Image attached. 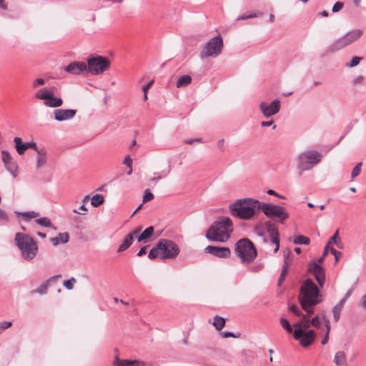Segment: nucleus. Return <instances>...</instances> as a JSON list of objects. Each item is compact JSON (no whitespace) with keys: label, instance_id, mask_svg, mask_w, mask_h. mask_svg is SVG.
<instances>
[{"label":"nucleus","instance_id":"nucleus-1","mask_svg":"<svg viewBox=\"0 0 366 366\" xmlns=\"http://www.w3.org/2000/svg\"><path fill=\"white\" fill-rule=\"evenodd\" d=\"M299 300L302 308L308 315L314 312V307L322 301L320 292L316 284L310 279L304 281L300 287Z\"/></svg>","mask_w":366,"mask_h":366},{"label":"nucleus","instance_id":"nucleus-2","mask_svg":"<svg viewBox=\"0 0 366 366\" xmlns=\"http://www.w3.org/2000/svg\"><path fill=\"white\" fill-rule=\"evenodd\" d=\"M260 201L254 198H242L229 204L232 216L242 220H250L260 211Z\"/></svg>","mask_w":366,"mask_h":366},{"label":"nucleus","instance_id":"nucleus-3","mask_svg":"<svg viewBox=\"0 0 366 366\" xmlns=\"http://www.w3.org/2000/svg\"><path fill=\"white\" fill-rule=\"evenodd\" d=\"M233 231V222L228 217H221L214 222L206 232V238L211 242H225Z\"/></svg>","mask_w":366,"mask_h":366},{"label":"nucleus","instance_id":"nucleus-4","mask_svg":"<svg viewBox=\"0 0 366 366\" xmlns=\"http://www.w3.org/2000/svg\"><path fill=\"white\" fill-rule=\"evenodd\" d=\"M179 252V247L174 242L168 239H160L157 244L150 249L148 257L150 259H154L157 257L162 259H174Z\"/></svg>","mask_w":366,"mask_h":366},{"label":"nucleus","instance_id":"nucleus-5","mask_svg":"<svg viewBox=\"0 0 366 366\" xmlns=\"http://www.w3.org/2000/svg\"><path fill=\"white\" fill-rule=\"evenodd\" d=\"M14 242L25 260H31L36 256L39 249L38 245L29 234L17 232L15 234Z\"/></svg>","mask_w":366,"mask_h":366},{"label":"nucleus","instance_id":"nucleus-6","mask_svg":"<svg viewBox=\"0 0 366 366\" xmlns=\"http://www.w3.org/2000/svg\"><path fill=\"white\" fill-rule=\"evenodd\" d=\"M234 252L243 264H250L257 255V249L253 243L248 239L239 240L234 246Z\"/></svg>","mask_w":366,"mask_h":366},{"label":"nucleus","instance_id":"nucleus-7","mask_svg":"<svg viewBox=\"0 0 366 366\" xmlns=\"http://www.w3.org/2000/svg\"><path fill=\"white\" fill-rule=\"evenodd\" d=\"M321 159L322 154L317 151L309 150L302 152L297 159V168L300 172V174L304 171L312 169L321 161Z\"/></svg>","mask_w":366,"mask_h":366},{"label":"nucleus","instance_id":"nucleus-8","mask_svg":"<svg viewBox=\"0 0 366 366\" xmlns=\"http://www.w3.org/2000/svg\"><path fill=\"white\" fill-rule=\"evenodd\" d=\"M87 71L93 75H99L110 67L109 59L103 56L90 55L87 58Z\"/></svg>","mask_w":366,"mask_h":366},{"label":"nucleus","instance_id":"nucleus-9","mask_svg":"<svg viewBox=\"0 0 366 366\" xmlns=\"http://www.w3.org/2000/svg\"><path fill=\"white\" fill-rule=\"evenodd\" d=\"M260 211L268 218H277L281 224L289 218L286 209L280 205L260 202Z\"/></svg>","mask_w":366,"mask_h":366},{"label":"nucleus","instance_id":"nucleus-10","mask_svg":"<svg viewBox=\"0 0 366 366\" xmlns=\"http://www.w3.org/2000/svg\"><path fill=\"white\" fill-rule=\"evenodd\" d=\"M223 49V40L220 35L210 39L202 49L199 56L201 59L217 57Z\"/></svg>","mask_w":366,"mask_h":366},{"label":"nucleus","instance_id":"nucleus-11","mask_svg":"<svg viewBox=\"0 0 366 366\" xmlns=\"http://www.w3.org/2000/svg\"><path fill=\"white\" fill-rule=\"evenodd\" d=\"M35 97L38 99L44 100V104L48 107L56 108L63 104L62 99L55 97L54 91L48 88L38 91Z\"/></svg>","mask_w":366,"mask_h":366},{"label":"nucleus","instance_id":"nucleus-12","mask_svg":"<svg viewBox=\"0 0 366 366\" xmlns=\"http://www.w3.org/2000/svg\"><path fill=\"white\" fill-rule=\"evenodd\" d=\"M293 337L296 340L299 341L301 346L307 347L314 342L316 334L313 330L308 331L295 330Z\"/></svg>","mask_w":366,"mask_h":366},{"label":"nucleus","instance_id":"nucleus-13","mask_svg":"<svg viewBox=\"0 0 366 366\" xmlns=\"http://www.w3.org/2000/svg\"><path fill=\"white\" fill-rule=\"evenodd\" d=\"M307 272L313 275L320 287H323L325 282V270L320 263L312 261L309 263Z\"/></svg>","mask_w":366,"mask_h":366},{"label":"nucleus","instance_id":"nucleus-14","mask_svg":"<svg viewBox=\"0 0 366 366\" xmlns=\"http://www.w3.org/2000/svg\"><path fill=\"white\" fill-rule=\"evenodd\" d=\"M280 107L281 104L279 99H274L269 104L266 102H262L259 104V109L265 118H269L277 114L280 112Z\"/></svg>","mask_w":366,"mask_h":366},{"label":"nucleus","instance_id":"nucleus-15","mask_svg":"<svg viewBox=\"0 0 366 366\" xmlns=\"http://www.w3.org/2000/svg\"><path fill=\"white\" fill-rule=\"evenodd\" d=\"M1 160L6 169L14 177H16L18 165L16 162L6 150L1 151Z\"/></svg>","mask_w":366,"mask_h":366},{"label":"nucleus","instance_id":"nucleus-16","mask_svg":"<svg viewBox=\"0 0 366 366\" xmlns=\"http://www.w3.org/2000/svg\"><path fill=\"white\" fill-rule=\"evenodd\" d=\"M204 252L211 254L219 258H227L231 254V251L227 247H216L209 245L204 248Z\"/></svg>","mask_w":366,"mask_h":366},{"label":"nucleus","instance_id":"nucleus-17","mask_svg":"<svg viewBox=\"0 0 366 366\" xmlns=\"http://www.w3.org/2000/svg\"><path fill=\"white\" fill-rule=\"evenodd\" d=\"M54 119L58 122H63L73 119L76 114V109H57L53 112Z\"/></svg>","mask_w":366,"mask_h":366},{"label":"nucleus","instance_id":"nucleus-18","mask_svg":"<svg viewBox=\"0 0 366 366\" xmlns=\"http://www.w3.org/2000/svg\"><path fill=\"white\" fill-rule=\"evenodd\" d=\"M64 70L74 75H79L87 71V66L83 61H73L66 66Z\"/></svg>","mask_w":366,"mask_h":366},{"label":"nucleus","instance_id":"nucleus-19","mask_svg":"<svg viewBox=\"0 0 366 366\" xmlns=\"http://www.w3.org/2000/svg\"><path fill=\"white\" fill-rule=\"evenodd\" d=\"M267 230L269 234V238L272 243L275 244L274 252H277L280 249L279 232L277 228L270 222L266 223Z\"/></svg>","mask_w":366,"mask_h":366},{"label":"nucleus","instance_id":"nucleus-20","mask_svg":"<svg viewBox=\"0 0 366 366\" xmlns=\"http://www.w3.org/2000/svg\"><path fill=\"white\" fill-rule=\"evenodd\" d=\"M350 44L347 41V39L345 36H342L337 39H336L332 44H331L328 49L327 51L330 54L335 53L341 49H343L346 46H349Z\"/></svg>","mask_w":366,"mask_h":366},{"label":"nucleus","instance_id":"nucleus-21","mask_svg":"<svg viewBox=\"0 0 366 366\" xmlns=\"http://www.w3.org/2000/svg\"><path fill=\"white\" fill-rule=\"evenodd\" d=\"M290 253V251L288 249L283 250L285 262H284V264L282 266L281 274H280L278 281H277L278 286H281L282 285V283L284 282V281L285 280L286 276L287 275L288 267H289V264H290V261L288 257Z\"/></svg>","mask_w":366,"mask_h":366},{"label":"nucleus","instance_id":"nucleus-22","mask_svg":"<svg viewBox=\"0 0 366 366\" xmlns=\"http://www.w3.org/2000/svg\"><path fill=\"white\" fill-rule=\"evenodd\" d=\"M114 366H144L145 363L142 361L138 360H122L119 358V355L117 354L113 360Z\"/></svg>","mask_w":366,"mask_h":366},{"label":"nucleus","instance_id":"nucleus-23","mask_svg":"<svg viewBox=\"0 0 366 366\" xmlns=\"http://www.w3.org/2000/svg\"><path fill=\"white\" fill-rule=\"evenodd\" d=\"M60 277H61V274H56L49 277L46 282L42 283L37 289L32 290L31 293H38L39 295L46 294L50 283L53 281H56Z\"/></svg>","mask_w":366,"mask_h":366},{"label":"nucleus","instance_id":"nucleus-24","mask_svg":"<svg viewBox=\"0 0 366 366\" xmlns=\"http://www.w3.org/2000/svg\"><path fill=\"white\" fill-rule=\"evenodd\" d=\"M363 31L361 29H357L352 30L347 33H346L344 36L347 39V41L350 44L355 41L357 39L361 37Z\"/></svg>","mask_w":366,"mask_h":366},{"label":"nucleus","instance_id":"nucleus-25","mask_svg":"<svg viewBox=\"0 0 366 366\" xmlns=\"http://www.w3.org/2000/svg\"><path fill=\"white\" fill-rule=\"evenodd\" d=\"M37 157H36V167L37 169H39L42 167L46 162L47 157H46V152L44 149H40L37 152Z\"/></svg>","mask_w":366,"mask_h":366},{"label":"nucleus","instance_id":"nucleus-26","mask_svg":"<svg viewBox=\"0 0 366 366\" xmlns=\"http://www.w3.org/2000/svg\"><path fill=\"white\" fill-rule=\"evenodd\" d=\"M334 362L337 366L347 365L346 355L343 351L337 352L334 357Z\"/></svg>","mask_w":366,"mask_h":366},{"label":"nucleus","instance_id":"nucleus-27","mask_svg":"<svg viewBox=\"0 0 366 366\" xmlns=\"http://www.w3.org/2000/svg\"><path fill=\"white\" fill-rule=\"evenodd\" d=\"M345 303V300H340V301L333 307L332 314L335 322H337L340 320L341 311Z\"/></svg>","mask_w":366,"mask_h":366},{"label":"nucleus","instance_id":"nucleus-28","mask_svg":"<svg viewBox=\"0 0 366 366\" xmlns=\"http://www.w3.org/2000/svg\"><path fill=\"white\" fill-rule=\"evenodd\" d=\"M133 239L132 234H129L127 235L122 244L118 248L117 252H122L127 249L132 244Z\"/></svg>","mask_w":366,"mask_h":366},{"label":"nucleus","instance_id":"nucleus-29","mask_svg":"<svg viewBox=\"0 0 366 366\" xmlns=\"http://www.w3.org/2000/svg\"><path fill=\"white\" fill-rule=\"evenodd\" d=\"M16 152L19 154H23L27 149V147L25 143H22L20 137H16L14 139Z\"/></svg>","mask_w":366,"mask_h":366},{"label":"nucleus","instance_id":"nucleus-30","mask_svg":"<svg viewBox=\"0 0 366 366\" xmlns=\"http://www.w3.org/2000/svg\"><path fill=\"white\" fill-rule=\"evenodd\" d=\"M154 232V227L150 226L146 228L137 237L138 242H142L150 238Z\"/></svg>","mask_w":366,"mask_h":366},{"label":"nucleus","instance_id":"nucleus-31","mask_svg":"<svg viewBox=\"0 0 366 366\" xmlns=\"http://www.w3.org/2000/svg\"><path fill=\"white\" fill-rule=\"evenodd\" d=\"M192 82V77L189 75L181 76L177 81L176 86L177 88L187 86Z\"/></svg>","mask_w":366,"mask_h":366},{"label":"nucleus","instance_id":"nucleus-32","mask_svg":"<svg viewBox=\"0 0 366 366\" xmlns=\"http://www.w3.org/2000/svg\"><path fill=\"white\" fill-rule=\"evenodd\" d=\"M322 320L325 322V335L321 342V344L324 345H326L329 340V334H330V320L325 315L322 316Z\"/></svg>","mask_w":366,"mask_h":366},{"label":"nucleus","instance_id":"nucleus-33","mask_svg":"<svg viewBox=\"0 0 366 366\" xmlns=\"http://www.w3.org/2000/svg\"><path fill=\"white\" fill-rule=\"evenodd\" d=\"M224 325H225L224 318H223L219 315H216L214 317L213 325L215 327L217 330L220 331L224 327Z\"/></svg>","mask_w":366,"mask_h":366},{"label":"nucleus","instance_id":"nucleus-34","mask_svg":"<svg viewBox=\"0 0 366 366\" xmlns=\"http://www.w3.org/2000/svg\"><path fill=\"white\" fill-rule=\"evenodd\" d=\"M17 215H21L24 217L26 220L37 217L39 214L34 211H28V212H15Z\"/></svg>","mask_w":366,"mask_h":366},{"label":"nucleus","instance_id":"nucleus-35","mask_svg":"<svg viewBox=\"0 0 366 366\" xmlns=\"http://www.w3.org/2000/svg\"><path fill=\"white\" fill-rule=\"evenodd\" d=\"M104 201V196L100 194H96L92 198L91 204L93 207H97L102 204H103Z\"/></svg>","mask_w":366,"mask_h":366},{"label":"nucleus","instance_id":"nucleus-36","mask_svg":"<svg viewBox=\"0 0 366 366\" xmlns=\"http://www.w3.org/2000/svg\"><path fill=\"white\" fill-rule=\"evenodd\" d=\"M310 242V238L303 235H298L293 239V243L295 244H305L307 245Z\"/></svg>","mask_w":366,"mask_h":366},{"label":"nucleus","instance_id":"nucleus-37","mask_svg":"<svg viewBox=\"0 0 366 366\" xmlns=\"http://www.w3.org/2000/svg\"><path fill=\"white\" fill-rule=\"evenodd\" d=\"M35 222L39 225H41L44 227L49 228V227H52L51 222L49 217H44L38 218L35 220Z\"/></svg>","mask_w":366,"mask_h":366},{"label":"nucleus","instance_id":"nucleus-38","mask_svg":"<svg viewBox=\"0 0 366 366\" xmlns=\"http://www.w3.org/2000/svg\"><path fill=\"white\" fill-rule=\"evenodd\" d=\"M364 84H365V77L362 75L356 76L351 80V85L354 88H355L358 86L362 85Z\"/></svg>","mask_w":366,"mask_h":366},{"label":"nucleus","instance_id":"nucleus-39","mask_svg":"<svg viewBox=\"0 0 366 366\" xmlns=\"http://www.w3.org/2000/svg\"><path fill=\"white\" fill-rule=\"evenodd\" d=\"M262 14V13H260L259 11H251L249 14H244L243 15L239 16L237 19V21H239V20H245V19H247L254 18V17L259 16H260Z\"/></svg>","mask_w":366,"mask_h":366},{"label":"nucleus","instance_id":"nucleus-40","mask_svg":"<svg viewBox=\"0 0 366 366\" xmlns=\"http://www.w3.org/2000/svg\"><path fill=\"white\" fill-rule=\"evenodd\" d=\"M308 315H309L307 313L306 315L302 314V315L300 316L301 318L300 321L301 322V324L304 329L309 328L311 326V322L310 320L308 318Z\"/></svg>","mask_w":366,"mask_h":366},{"label":"nucleus","instance_id":"nucleus-41","mask_svg":"<svg viewBox=\"0 0 366 366\" xmlns=\"http://www.w3.org/2000/svg\"><path fill=\"white\" fill-rule=\"evenodd\" d=\"M76 282V280L74 277H71L70 279H69L67 280H64L63 282V285L66 289L71 290L73 289Z\"/></svg>","mask_w":366,"mask_h":366},{"label":"nucleus","instance_id":"nucleus-42","mask_svg":"<svg viewBox=\"0 0 366 366\" xmlns=\"http://www.w3.org/2000/svg\"><path fill=\"white\" fill-rule=\"evenodd\" d=\"M362 59V57L354 56L352 58L351 61L349 63L346 64L345 66L348 68L355 67L360 64V62L361 61Z\"/></svg>","mask_w":366,"mask_h":366},{"label":"nucleus","instance_id":"nucleus-43","mask_svg":"<svg viewBox=\"0 0 366 366\" xmlns=\"http://www.w3.org/2000/svg\"><path fill=\"white\" fill-rule=\"evenodd\" d=\"M362 162L357 163L355 167L352 169L351 172V177L352 179H354L360 175L361 172V167H362Z\"/></svg>","mask_w":366,"mask_h":366},{"label":"nucleus","instance_id":"nucleus-44","mask_svg":"<svg viewBox=\"0 0 366 366\" xmlns=\"http://www.w3.org/2000/svg\"><path fill=\"white\" fill-rule=\"evenodd\" d=\"M280 324L288 332H292V327L290 324L287 320L282 317L280 320Z\"/></svg>","mask_w":366,"mask_h":366},{"label":"nucleus","instance_id":"nucleus-45","mask_svg":"<svg viewBox=\"0 0 366 366\" xmlns=\"http://www.w3.org/2000/svg\"><path fill=\"white\" fill-rule=\"evenodd\" d=\"M59 239L60 243L66 244L69 242V235L67 232L59 233L57 236Z\"/></svg>","mask_w":366,"mask_h":366},{"label":"nucleus","instance_id":"nucleus-46","mask_svg":"<svg viewBox=\"0 0 366 366\" xmlns=\"http://www.w3.org/2000/svg\"><path fill=\"white\" fill-rule=\"evenodd\" d=\"M154 197V194L149 189H146L143 196V203L152 200Z\"/></svg>","mask_w":366,"mask_h":366},{"label":"nucleus","instance_id":"nucleus-47","mask_svg":"<svg viewBox=\"0 0 366 366\" xmlns=\"http://www.w3.org/2000/svg\"><path fill=\"white\" fill-rule=\"evenodd\" d=\"M339 236V232H338V230H337L334 234L330 238L329 241H328V243L327 244V245L329 246V244H335L336 245H338V241H337V237Z\"/></svg>","mask_w":366,"mask_h":366},{"label":"nucleus","instance_id":"nucleus-48","mask_svg":"<svg viewBox=\"0 0 366 366\" xmlns=\"http://www.w3.org/2000/svg\"><path fill=\"white\" fill-rule=\"evenodd\" d=\"M289 310L294 313L296 316L300 317L302 315V312L300 310L299 307L296 305H292L289 307Z\"/></svg>","mask_w":366,"mask_h":366},{"label":"nucleus","instance_id":"nucleus-49","mask_svg":"<svg viewBox=\"0 0 366 366\" xmlns=\"http://www.w3.org/2000/svg\"><path fill=\"white\" fill-rule=\"evenodd\" d=\"M310 322L311 325H312L313 327L316 328L320 327V320L318 315L313 317L312 320H310Z\"/></svg>","mask_w":366,"mask_h":366},{"label":"nucleus","instance_id":"nucleus-50","mask_svg":"<svg viewBox=\"0 0 366 366\" xmlns=\"http://www.w3.org/2000/svg\"><path fill=\"white\" fill-rule=\"evenodd\" d=\"M260 125L262 127H267L272 125L273 129H275L277 128V125L274 124L273 119H270L269 121L261 122Z\"/></svg>","mask_w":366,"mask_h":366},{"label":"nucleus","instance_id":"nucleus-51","mask_svg":"<svg viewBox=\"0 0 366 366\" xmlns=\"http://www.w3.org/2000/svg\"><path fill=\"white\" fill-rule=\"evenodd\" d=\"M343 6H344V4L342 2H340V1L336 2L332 6V12H334V13L338 12L340 10H341L342 9Z\"/></svg>","mask_w":366,"mask_h":366},{"label":"nucleus","instance_id":"nucleus-52","mask_svg":"<svg viewBox=\"0 0 366 366\" xmlns=\"http://www.w3.org/2000/svg\"><path fill=\"white\" fill-rule=\"evenodd\" d=\"M12 325V322L11 321H3L0 322V327L2 332Z\"/></svg>","mask_w":366,"mask_h":366},{"label":"nucleus","instance_id":"nucleus-53","mask_svg":"<svg viewBox=\"0 0 366 366\" xmlns=\"http://www.w3.org/2000/svg\"><path fill=\"white\" fill-rule=\"evenodd\" d=\"M222 336L224 338L227 337H239L240 336V333L234 334L232 332H223L222 333Z\"/></svg>","mask_w":366,"mask_h":366},{"label":"nucleus","instance_id":"nucleus-54","mask_svg":"<svg viewBox=\"0 0 366 366\" xmlns=\"http://www.w3.org/2000/svg\"><path fill=\"white\" fill-rule=\"evenodd\" d=\"M328 249H329L328 245H326V246L325 247L323 254H322V257H320V258L316 261L317 262H318V263L321 264V263L324 261L325 256L327 254Z\"/></svg>","mask_w":366,"mask_h":366},{"label":"nucleus","instance_id":"nucleus-55","mask_svg":"<svg viewBox=\"0 0 366 366\" xmlns=\"http://www.w3.org/2000/svg\"><path fill=\"white\" fill-rule=\"evenodd\" d=\"M0 220L4 222H7L9 220V216L7 213L1 209H0Z\"/></svg>","mask_w":366,"mask_h":366},{"label":"nucleus","instance_id":"nucleus-56","mask_svg":"<svg viewBox=\"0 0 366 366\" xmlns=\"http://www.w3.org/2000/svg\"><path fill=\"white\" fill-rule=\"evenodd\" d=\"M123 164H125L128 167H132V159H131L129 155H127L123 161Z\"/></svg>","mask_w":366,"mask_h":366},{"label":"nucleus","instance_id":"nucleus-57","mask_svg":"<svg viewBox=\"0 0 366 366\" xmlns=\"http://www.w3.org/2000/svg\"><path fill=\"white\" fill-rule=\"evenodd\" d=\"M26 146L27 147V149L32 148L34 149L36 152L40 150V149L38 148L36 144L34 142H26Z\"/></svg>","mask_w":366,"mask_h":366},{"label":"nucleus","instance_id":"nucleus-58","mask_svg":"<svg viewBox=\"0 0 366 366\" xmlns=\"http://www.w3.org/2000/svg\"><path fill=\"white\" fill-rule=\"evenodd\" d=\"M330 252L332 254H334V257H335V262H338L339 260V256L342 254V253L337 250H336L335 248H331Z\"/></svg>","mask_w":366,"mask_h":366},{"label":"nucleus","instance_id":"nucleus-59","mask_svg":"<svg viewBox=\"0 0 366 366\" xmlns=\"http://www.w3.org/2000/svg\"><path fill=\"white\" fill-rule=\"evenodd\" d=\"M45 83V80L42 78H38L33 82V86H36L37 85H43Z\"/></svg>","mask_w":366,"mask_h":366},{"label":"nucleus","instance_id":"nucleus-60","mask_svg":"<svg viewBox=\"0 0 366 366\" xmlns=\"http://www.w3.org/2000/svg\"><path fill=\"white\" fill-rule=\"evenodd\" d=\"M267 193L269 195H274V196H276L279 198H281V199H284V197L281 196L280 194H279L278 193H277L273 189H268L267 191Z\"/></svg>","mask_w":366,"mask_h":366},{"label":"nucleus","instance_id":"nucleus-61","mask_svg":"<svg viewBox=\"0 0 366 366\" xmlns=\"http://www.w3.org/2000/svg\"><path fill=\"white\" fill-rule=\"evenodd\" d=\"M147 246L142 247L138 252L137 256L140 257L146 254Z\"/></svg>","mask_w":366,"mask_h":366},{"label":"nucleus","instance_id":"nucleus-62","mask_svg":"<svg viewBox=\"0 0 366 366\" xmlns=\"http://www.w3.org/2000/svg\"><path fill=\"white\" fill-rule=\"evenodd\" d=\"M161 178H162V176L159 174V173L155 172L154 173V177H152V178H150L149 180L151 182H152V181H159V179H161Z\"/></svg>","mask_w":366,"mask_h":366},{"label":"nucleus","instance_id":"nucleus-63","mask_svg":"<svg viewBox=\"0 0 366 366\" xmlns=\"http://www.w3.org/2000/svg\"><path fill=\"white\" fill-rule=\"evenodd\" d=\"M224 140L223 139L219 140L218 142H217V147L222 151H223L224 149Z\"/></svg>","mask_w":366,"mask_h":366},{"label":"nucleus","instance_id":"nucleus-64","mask_svg":"<svg viewBox=\"0 0 366 366\" xmlns=\"http://www.w3.org/2000/svg\"><path fill=\"white\" fill-rule=\"evenodd\" d=\"M51 242H52L54 246H56L60 243L59 239L57 237V236L55 237L51 238Z\"/></svg>","mask_w":366,"mask_h":366}]
</instances>
